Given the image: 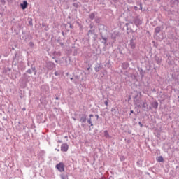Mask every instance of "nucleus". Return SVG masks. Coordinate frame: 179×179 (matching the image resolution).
I'll use <instances>...</instances> for the list:
<instances>
[{
    "label": "nucleus",
    "mask_w": 179,
    "mask_h": 179,
    "mask_svg": "<svg viewBox=\"0 0 179 179\" xmlns=\"http://www.w3.org/2000/svg\"><path fill=\"white\" fill-rule=\"evenodd\" d=\"M99 31L101 34V37L102 40H103V44H106L107 43V29H106V26L104 25H100L99 26Z\"/></svg>",
    "instance_id": "f257e3e1"
},
{
    "label": "nucleus",
    "mask_w": 179,
    "mask_h": 179,
    "mask_svg": "<svg viewBox=\"0 0 179 179\" xmlns=\"http://www.w3.org/2000/svg\"><path fill=\"white\" fill-rule=\"evenodd\" d=\"M119 36H120L119 31H115L113 32V34H111V40L113 43H115V41H117V37H118Z\"/></svg>",
    "instance_id": "f03ea898"
},
{
    "label": "nucleus",
    "mask_w": 179,
    "mask_h": 179,
    "mask_svg": "<svg viewBox=\"0 0 179 179\" xmlns=\"http://www.w3.org/2000/svg\"><path fill=\"white\" fill-rule=\"evenodd\" d=\"M134 23L135 26H141L142 24V21L141 20V17L139 16H136L134 19Z\"/></svg>",
    "instance_id": "7ed1b4c3"
},
{
    "label": "nucleus",
    "mask_w": 179,
    "mask_h": 179,
    "mask_svg": "<svg viewBox=\"0 0 179 179\" xmlns=\"http://www.w3.org/2000/svg\"><path fill=\"white\" fill-rule=\"evenodd\" d=\"M87 115H86V114L80 115V122L85 124V122L87 121Z\"/></svg>",
    "instance_id": "20e7f679"
},
{
    "label": "nucleus",
    "mask_w": 179,
    "mask_h": 179,
    "mask_svg": "<svg viewBox=\"0 0 179 179\" xmlns=\"http://www.w3.org/2000/svg\"><path fill=\"white\" fill-rule=\"evenodd\" d=\"M56 169H57V170L60 171V173H62L64 171V164L59 163L58 164L56 165Z\"/></svg>",
    "instance_id": "39448f33"
},
{
    "label": "nucleus",
    "mask_w": 179,
    "mask_h": 179,
    "mask_svg": "<svg viewBox=\"0 0 179 179\" xmlns=\"http://www.w3.org/2000/svg\"><path fill=\"white\" fill-rule=\"evenodd\" d=\"M32 72H34V75H36V73H37V70H36V67L31 66V69H29L27 71V73H29L31 75V73H32Z\"/></svg>",
    "instance_id": "423d86ee"
},
{
    "label": "nucleus",
    "mask_w": 179,
    "mask_h": 179,
    "mask_svg": "<svg viewBox=\"0 0 179 179\" xmlns=\"http://www.w3.org/2000/svg\"><path fill=\"white\" fill-rule=\"evenodd\" d=\"M69 145L66 143H64L61 146V151L62 152H68V149H69Z\"/></svg>",
    "instance_id": "0eeeda50"
},
{
    "label": "nucleus",
    "mask_w": 179,
    "mask_h": 179,
    "mask_svg": "<svg viewBox=\"0 0 179 179\" xmlns=\"http://www.w3.org/2000/svg\"><path fill=\"white\" fill-rule=\"evenodd\" d=\"M29 3H27V1H24L22 3L20 4L21 8L24 10L28 6Z\"/></svg>",
    "instance_id": "6e6552de"
},
{
    "label": "nucleus",
    "mask_w": 179,
    "mask_h": 179,
    "mask_svg": "<svg viewBox=\"0 0 179 179\" xmlns=\"http://www.w3.org/2000/svg\"><path fill=\"white\" fill-rule=\"evenodd\" d=\"M89 117L90 118L87 119V123L90 124L91 127H93V123L92 122V118H93L94 115H93V114H91L89 115Z\"/></svg>",
    "instance_id": "1a4fd4ad"
},
{
    "label": "nucleus",
    "mask_w": 179,
    "mask_h": 179,
    "mask_svg": "<svg viewBox=\"0 0 179 179\" xmlns=\"http://www.w3.org/2000/svg\"><path fill=\"white\" fill-rule=\"evenodd\" d=\"M130 48H131V50H134L136 45H135V42L134 41V39L130 40Z\"/></svg>",
    "instance_id": "9d476101"
},
{
    "label": "nucleus",
    "mask_w": 179,
    "mask_h": 179,
    "mask_svg": "<svg viewBox=\"0 0 179 179\" xmlns=\"http://www.w3.org/2000/svg\"><path fill=\"white\" fill-rule=\"evenodd\" d=\"M100 69H101V65L100 64H96L94 67V70L96 72H99L100 71Z\"/></svg>",
    "instance_id": "9b49d317"
},
{
    "label": "nucleus",
    "mask_w": 179,
    "mask_h": 179,
    "mask_svg": "<svg viewBox=\"0 0 179 179\" xmlns=\"http://www.w3.org/2000/svg\"><path fill=\"white\" fill-rule=\"evenodd\" d=\"M122 66L124 69H127L128 68V66H129V64H128V62H124L122 64Z\"/></svg>",
    "instance_id": "f8f14e48"
},
{
    "label": "nucleus",
    "mask_w": 179,
    "mask_h": 179,
    "mask_svg": "<svg viewBox=\"0 0 179 179\" xmlns=\"http://www.w3.org/2000/svg\"><path fill=\"white\" fill-rule=\"evenodd\" d=\"M95 17H96V15L94 14V13H92L90 15V16H89L90 19L91 20H93Z\"/></svg>",
    "instance_id": "ddd939ff"
},
{
    "label": "nucleus",
    "mask_w": 179,
    "mask_h": 179,
    "mask_svg": "<svg viewBox=\"0 0 179 179\" xmlns=\"http://www.w3.org/2000/svg\"><path fill=\"white\" fill-rule=\"evenodd\" d=\"M104 136L105 138H110V134H108V131L107 130L104 131Z\"/></svg>",
    "instance_id": "4468645a"
},
{
    "label": "nucleus",
    "mask_w": 179,
    "mask_h": 179,
    "mask_svg": "<svg viewBox=\"0 0 179 179\" xmlns=\"http://www.w3.org/2000/svg\"><path fill=\"white\" fill-rule=\"evenodd\" d=\"M157 162H159V163H162V162H164V159H163L162 156H159L157 159Z\"/></svg>",
    "instance_id": "2eb2a0df"
},
{
    "label": "nucleus",
    "mask_w": 179,
    "mask_h": 179,
    "mask_svg": "<svg viewBox=\"0 0 179 179\" xmlns=\"http://www.w3.org/2000/svg\"><path fill=\"white\" fill-rule=\"evenodd\" d=\"M160 30H161L160 27H157L155 29V33H156L157 34L160 33Z\"/></svg>",
    "instance_id": "dca6fc26"
},
{
    "label": "nucleus",
    "mask_w": 179,
    "mask_h": 179,
    "mask_svg": "<svg viewBox=\"0 0 179 179\" xmlns=\"http://www.w3.org/2000/svg\"><path fill=\"white\" fill-rule=\"evenodd\" d=\"M152 107L153 108H157V107H159V103L157 102L152 103Z\"/></svg>",
    "instance_id": "f3484780"
},
{
    "label": "nucleus",
    "mask_w": 179,
    "mask_h": 179,
    "mask_svg": "<svg viewBox=\"0 0 179 179\" xmlns=\"http://www.w3.org/2000/svg\"><path fill=\"white\" fill-rule=\"evenodd\" d=\"M142 107H143V108H148V103L143 102Z\"/></svg>",
    "instance_id": "a211bd4d"
},
{
    "label": "nucleus",
    "mask_w": 179,
    "mask_h": 179,
    "mask_svg": "<svg viewBox=\"0 0 179 179\" xmlns=\"http://www.w3.org/2000/svg\"><path fill=\"white\" fill-rule=\"evenodd\" d=\"M111 112L113 113V115H115V114H117V110H115V108H112Z\"/></svg>",
    "instance_id": "6ab92c4d"
},
{
    "label": "nucleus",
    "mask_w": 179,
    "mask_h": 179,
    "mask_svg": "<svg viewBox=\"0 0 179 179\" xmlns=\"http://www.w3.org/2000/svg\"><path fill=\"white\" fill-rule=\"evenodd\" d=\"M90 34H94V31H92V30L88 31V36H90Z\"/></svg>",
    "instance_id": "aec40b11"
},
{
    "label": "nucleus",
    "mask_w": 179,
    "mask_h": 179,
    "mask_svg": "<svg viewBox=\"0 0 179 179\" xmlns=\"http://www.w3.org/2000/svg\"><path fill=\"white\" fill-rule=\"evenodd\" d=\"M157 64H158L159 65H160V64H162V60L159 59L157 61Z\"/></svg>",
    "instance_id": "412c9836"
},
{
    "label": "nucleus",
    "mask_w": 179,
    "mask_h": 179,
    "mask_svg": "<svg viewBox=\"0 0 179 179\" xmlns=\"http://www.w3.org/2000/svg\"><path fill=\"white\" fill-rule=\"evenodd\" d=\"M55 76H59V73L58 71L55 72Z\"/></svg>",
    "instance_id": "4be33fe9"
},
{
    "label": "nucleus",
    "mask_w": 179,
    "mask_h": 179,
    "mask_svg": "<svg viewBox=\"0 0 179 179\" xmlns=\"http://www.w3.org/2000/svg\"><path fill=\"white\" fill-rule=\"evenodd\" d=\"M1 2L2 5H5V3H6L5 0H1Z\"/></svg>",
    "instance_id": "5701e85b"
},
{
    "label": "nucleus",
    "mask_w": 179,
    "mask_h": 179,
    "mask_svg": "<svg viewBox=\"0 0 179 179\" xmlns=\"http://www.w3.org/2000/svg\"><path fill=\"white\" fill-rule=\"evenodd\" d=\"M104 104H105V106H108V101H106L104 102Z\"/></svg>",
    "instance_id": "b1692460"
},
{
    "label": "nucleus",
    "mask_w": 179,
    "mask_h": 179,
    "mask_svg": "<svg viewBox=\"0 0 179 179\" xmlns=\"http://www.w3.org/2000/svg\"><path fill=\"white\" fill-rule=\"evenodd\" d=\"M73 5L75 8H78V3H74Z\"/></svg>",
    "instance_id": "393cba45"
},
{
    "label": "nucleus",
    "mask_w": 179,
    "mask_h": 179,
    "mask_svg": "<svg viewBox=\"0 0 179 179\" xmlns=\"http://www.w3.org/2000/svg\"><path fill=\"white\" fill-rule=\"evenodd\" d=\"M138 124L140 125L141 128H142V127H143V124H142V122H139Z\"/></svg>",
    "instance_id": "a878e982"
},
{
    "label": "nucleus",
    "mask_w": 179,
    "mask_h": 179,
    "mask_svg": "<svg viewBox=\"0 0 179 179\" xmlns=\"http://www.w3.org/2000/svg\"><path fill=\"white\" fill-rule=\"evenodd\" d=\"M17 55V53H15V56L13 57V59H16Z\"/></svg>",
    "instance_id": "bb28decb"
},
{
    "label": "nucleus",
    "mask_w": 179,
    "mask_h": 179,
    "mask_svg": "<svg viewBox=\"0 0 179 179\" xmlns=\"http://www.w3.org/2000/svg\"><path fill=\"white\" fill-rule=\"evenodd\" d=\"M59 44H60V45H61V47H64V43L60 42Z\"/></svg>",
    "instance_id": "cd10ccee"
},
{
    "label": "nucleus",
    "mask_w": 179,
    "mask_h": 179,
    "mask_svg": "<svg viewBox=\"0 0 179 179\" xmlns=\"http://www.w3.org/2000/svg\"><path fill=\"white\" fill-rule=\"evenodd\" d=\"M140 9L142 10V4L140 3Z\"/></svg>",
    "instance_id": "c85d7f7f"
},
{
    "label": "nucleus",
    "mask_w": 179,
    "mask_h": 179,
    "mask_svg": "<svg viewBox=\"0 0 179 179\" xmlns=\"http://www.w3.org/2000/svg\"><path fill=\"white\" fill-rule=\"evenodd\" d=\"M134 9H135V10H138V7L134 6Z\"/></svg>",
    "instance_id": "c756f323"
},
{
    "label": "nucleus",
    "mask_w": 179,
    "mask_h": 179,
    "mask_svg": "<svg viewBox=\"0 0 179 179\" xmlns=\"http://www.w3.org/2000/svg\"><path fill=\"white\" fill-rule=\"evenodd\" d=\"M131 114H134V110L130 111V115H131Z\"/></svg>",
    "instance_id": "7c9ffc66"
},
{
    "label": "nucleus",
    "mask_w": 179,
    "mask_h": 179,
    "mask_svg": "<svg viewBox=\"0 0 179 179\" xmlns=\"http://www.w3.org/2000/svg\"><path fill=\"white\" fill-rule=\"evenodd\" d=\"M55 100H59V97L57 96V97L55 98Z\"/></svg>",
    "instance_id": "2f4dec72"
},
{
    "label": "nucleus",
    "mask_w": 179,
    "mask_h": 179,
    "mask_svg": "<svg viewBox=\"0 0 179 179\" xmlns=\"http://www.w3.org/2000/svg\"><path fill=\"white\" fill-rule=\"evenodd\" d=\"M29 45H34V44H33L32 42H30V43H29Z\"/></svg>",
    "instance_id": "473e14b6"
},
{
    "label": "nucleus",
    "mask_w": 179,
    "mask_h": 179,
    "mask_svg": "<svg viewBox=\"0 0 179 179\" xmlns=\"http://www.w3.org/2000/svg\"><path fill=\"white\" fill-rule=\"evenodd\" d=\"M22 110H23V111H25L26 110V108H23Z\"/></svg>",
    "instance_id": "72a5a7b5"
},
{
    "label": "nucleus",
    "mask_w": 179,
    "mask_h": 179,
    "mask_svg": "<svg viewBox=\"0 0 179 179\" xmlns=\"http://www.w3.org/2000/svg\"><path fill=\"white\" fill-rule=\"evenodd\" d=\"M90 29H93V25H90Z\"/></svg>",
    "instance_id": "f704fd0d"
},
{
    "label": "nucleus",
    "mask_w": 179,
    "mask_h": 179,
    "mask_svg": "<svg viewBox=\"0 0 179 179\" xmlns=\"http://www.w3.org/2000/svg\"><path fill=\"white\" fill-rule=\"evenodd\" d=\"M129 24H128V23H126V26H127V27H128V25H129Z\"/></svg>",
    "instance_id": "c9c22d12"
},
{
    "label": "nucleus",
    "mask_w": 179,
    "mask_h": 179,
    "mask_svg": "<svg viewBox=\"0 0 179 179\" xmlns=\"http://www.w3.org/2000/svg\"><path fill=\"white\" fill-rule=\"evenodd\" d=\"M13 51H15V48H12Z\"/></svg>",
    "instance_id": "e433bc0d"
},
{
    "label": "nucleus",
    "mask_w": 179,
    "mask_h": 179,
    "mask_svg": "<svg viewBox=\"0 0 179 179\" xmlns=\"http://www.w3.org/2000/svg\"><path fill=\"white\" fill-rule=\"evenodd\" d=\"M129 23H131V24H134V22H129Z\"/></svg>",
    "instance_id": "4c0bfd02"
},
{
    "label": "nucleus",
    "mask_w": 179,
    "mask_h": 179,
    "mask_svg": "<svg viewBox=\"0 0 179 179\" xmlns=\"http://www.w3.org/2000/svg\"><path fill=\"white\" fill-rule=\"evenodd\" d=\"M64 138H65V139H66V138H68V136H65V137H64Z\"/></svg>",
    "instance_id": "58836bf2"
},
{
    "label": "nucleus",
    "mask_w": 179,
    "mask_h": 179,
    "mask_svg": "<svg viewBox=\"0 0 179 179\" xmlns=\"http://www.w3.org/2000/svg\"><path fill=\"white\" fill-rule=\"evenodd\" d=\"M62 179H66L65 177H64V176H62Z\"/></svg>",
    "instance_id": "ea45409f"
},
{
    "label": "nucleus",
    "mask_w": 179,
    "mask_h": 179,
    "mask_svg": "<svg viewBox=\"0 0 179 179\" xmlns=\"http://www.w3.org/2000/svg\"><path fill=\"white\" fill-rule=\"evenodd\" d=\"M89 69H90V67H88V68H87V71H89Z\"/></svg>",
    "instance_id": "a19ab883"
},
{
    "label": "nucleus",
    "mask_w": 179,
    "mask_h": 179,
    "mask_svg": "<svg viewBox=\"0 0 179 179\" xmlns=\"http://www.w3.org/2000/svg\"><path fill=\"white\" fill-rule=\"evenodd\" d=\"M73 80V78H71V80Z\"/></svg>",
    "instance_id": "79ce46f5"
},
{
    "label": "nucleus",
    "mask_w": 179,
    "mask_h": 179,
    "mask_svg": "<svg viewBox=\"0 0 179 179\" xmlns=\"http://www.w3.org/2000/svg\"><path fill=\"white\" fill-rule=\"evenodd\" d=\"M96 116L97 118H99V115H96Z\"/></svg>",
    "instance_id": "37998d69"
},
{
    "label": "nucleus",
    "mask_w": 179,
    "mask_h": 179,
    "mask_svg": "<svg viewBox=\"0 0 179 179\" xmlns=\"http://www.w3.org/2000/svg\"><path fill=\"white\" fill-rule=\"evenodd\" d=\"M55 62H58V60H55Z\"/></svg>",
    "instance_id": "c03bdc74"
},
{
    "label": "nucleus",
    "mask_w": 179,
    "mask_h": 179,
    "mask_svg": "<svg viewBox=\"0 0 179 179\" xmlns=\"http://www.w3.org/2000/svg\"><path fill=\"white\" fill-rule=\"evenodd\" d=\"M28 65L30 66V64L28 62Z\"/></svg>",
    "instance_id": "a18cd8bd"
},
{
    "label": "nucleus",
    "mask_w": 179,
    "mask_h": 179,
    "mask_svg": "<svg viewBox=\"0 0 179 179\" xmlns=\"http://www.w3.org/2000/svg\"><path fill=\"white\" fill-rule=\"evenodd\" d=\"M57 150V152H59V150Z\"/></svg>",
    "instance_id": "49530a36"
},
{
    "label": "nucleus",
    "mask_w": 179,
    "mask_h": 179,
    "mask_svg": "<svg viewBox=\"0 0 179 179\" xmlns=\"http://www.w3.org/2000/svg\"><path fill=\"white\" fill-rule=\"evenodd\" d=\"M77 0H74V2L76 1Z\"/></svg>",
    "instance_id": "de8ad7c7"
},
{
    "label": "nucleus",
    "mask_w": 179,
    "mask_h": 179,
    "mask_svg": "<svg viewBox=\"0 0 179 179\" xmlns=\"http://www.w3.org/2000/svg\"><path fill=\"white\" fill-rule=\"evenodd\" d=\"M134 103H135V99H134Z\"/></svg>",
    "instance_id": "09e8293b"
},
{
    "label": "nucleus",
    "mask_w": 179,
    "mask_h": 179,
    "mask_svg": "<svg viewBox=\"0 0 179 179\" xmlns=\"http://www.w3.org/2000/svg\"><path fill=\"white\" fill-rule=\"evenodd\" d=\"M62 34H64V32H62Z\"/></svg>",
    "instance_id": "8fccbe9b"
},
{
    "label": "nucleus",
    "mask_w": 179,
    "mask_h": 179,
    "mask_svg": "<svg viewBox=\"0 0 179 179\" xmlns=\"http://www.w3.org/2000/svg\"><path fill=\"white\" fill-rule=\"evenodd\" d=\"M0 59H1V55H0Z\"/></svg>",
    "instance_id": "3c124183"
},
{
    "label": "nucleus",
    "mask_w": 179,
    "mask_h": 179,
    "mask_svg": "<svg viewBox=\"0 0 179 179\" xmlns=\"http://www.w3.org/2000/svg\"><path fill=\"white\" fill-rule=\"evenodd\" d=\"M67 179H69V178H67Z\"/></svg>",
    "instance_id": "603ef678"
}]
</instances>
